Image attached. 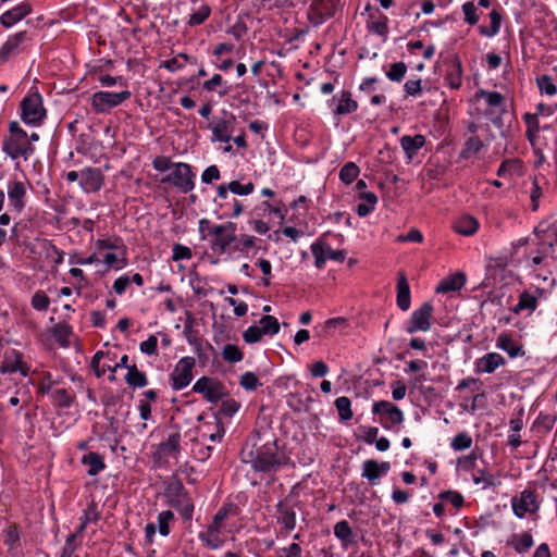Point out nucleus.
I'll return each mask as SVG.
<instances>
[{"label":"nucleus","instance_id":"1","mask_svg":"<svg viewBox=\"0 0 557 557\" xmlns=\"http://www.w3.org/2000/svg\"><path fill=\"white\" fill-rule=\"evenodd\" d=\"M240 455L243 462L262 473H275L289 462V457L277 446V438L270 428L255 429Z\"/></svg>","mask_w":557,"mask_h":557},{"label":"nucleus","instance_id":"2","mask_svg":"<svg viewBox=\"0 0 557 557\" xmlns=\"http://www.w3.org/2000/svg\"><path fill=\"white\" fill-rule=\"evenodd\" d=\"M10 135L3 139L2 150L13 160L24 158L27 160L34 153V147L28 140L27 133L17 122L9 125Z\"/></svg>","mask_w":557,"mask_h":557},{"label":"nucleus","instance_id":"3","mask_svg":"<svg viewBox=\"0 0 557 557\" xmlns=\"http://www.w3.org/2000/svg\"><path fill=\"white\" fill-rule=\"evenodd\" d=\"M166 504L174 508L185 521L193 519L195 506L191 497L181 481L169 483L164 490Z\"/></svg>","mask_w":557,"mask_h":557},{"label":"nucleus","instance_id":"4","mask_svg":"<svg viewBox=\"0 0 557 557\" xmlns=\"http://www.w3.org/2000/svg\"><path fill=\"white\" fill-rule=\"evenodd\" d=\"M46 117L42 97L39 92H30L21 101V119L29 125H40Z\"/></svg>","mask_w":557,"mask_h":557},{"label":"nucleus","instance_id":"5","mask_svg":"<svg viewBox=\"0 0 557 557\" xmlns=\"http://www.w3.org/2000/svg\"><path fill=\"white\" fill-rule=\"evenodd\" d=\"M132 97V92L125 88L119 92L114 91H96L90 99V106L95 113L102 114L111 109L119 107Z\"/></svg>","mask_w":557,"mask_h":557},{"label":"nucleus","instance_id":"6","mask_svg":"<svg viewBox=\"0 0 557 557\" xmlns=\"http://www.w3.org/2000/svg\"><path fill=\"white\" fill-rule=\"evenodd\" d=\"M182 435L175 431L168 435V437L159 443L152 451V459L157 467H165L171 458H177L181 454Z\"/></svg>","mask_w":557,"mask_h":557},{"label":"nucleus","instance_id":"7","mask_svg":"<svg viewBox=\"0 0 557 557\" xmlns=\"http://www.w3.org/2000/svg\"><path fill=\"white\" fill-rule=\"evenodd\" d=\"M237 226L233 222L218 224L211 230L210 248L213 252L223 255L236 240Z\"/></svg>","mask_w":557,"mask_h":557},{"label":"nucleus","instance_id":"8","mask_svg":"<svg viewBox=\"0 0 557 557\" xmlns=\"http://www.w3.org/2000/svg\"><path fill=\"white\" fill-rule=\"evenodd\" d=\"M236 116L234 113L222 109L221 115L215 117L210 124L209 128L212 133L211 141L228 143L235 129Z\"/></svg>","mask_w":557,"mask_h":557},{"label":"nucleus","instance_id":"9","mask_svg":"<svg viewBox=\"0 0 557 557\" xmlns=\"http://www.w3.org/2000/svg\"><path fill=\"white\" fill-rule=\"evenodd\" d=\"M195 173L191 166L184 162L173 164L172 172L162 180V183H170L180 191L187 194L195 188Z\"/></svg>","mask_w":557,"mask_h":557},{"label":"nucleus","instance_id":"10","mask_svg":"<svg viewBox=\"0 0 557 557\" xmlns=\"http://www.w3.org/2000/svg\"><path fill=\"white\" fill-rule=\"evenodd\" d=\"M342 5L341 0H314L309 7L308 20L312 26H320L335 16Z\"/></svg>","mask_w":557,"mask_h":557},{"label":"nucleus","instance_id":"11","mask_svg":"<svg viewBox=\"0 0 557 557\" xmlns=\"http://www.w3.org/2000/svg\"><path fill=\"white\" fill-rule=\"evenodd\" d=\"M297 502L293 498L292 494L278 500L275 506L276 522L282 525V529L289 533L295 530L297 524L296 513Z\"/></svg>","mask_w":557,"mask_h":557},{"label":"nucleus","instance_id":"12","mask_svg":"<svg viewBox=\"0 0 557 557\" xmlns=\"http://www.w3.org/2000/svg\"><path fill=\"white\" fill-rule=\"evenodd\" d=\"M433 306L431 302H423L418 309L413 310L410 319L406 323L405 331L408 334L416 332H428L431 330V319Z\"/></svg>","mask_w":557,"mask_h":557},{"label":"nucleus","instance_id":"13","mask_svg":"<svg viewBox=\"0 0 557 557\" xmlns=\"http://www.w3.org/2000/svg\"><path fill=\"white\" fill-rule=\"evenodd\" d=\"M521 240L512 243L510 250L503 251L497 257H491L486 263V269L492 275L505 272L508 268H517L519 265V259L515 258Z\"/></svg>","mask_w":557,"mask_h":557},{"label":"nucleus","instance_id":"14","mask_svg":"<svg viewBox=\"0 0 557 557\" xmlns=\"http://www.w3.org/2000/svg\"><path fill=\"white\" fill-rule=\"evenodd\" d=\"M195 364L194 357L186 356L178 360L171 373V386L174 391H181L189 385L193 380Z\"/></svg>","mask_w":557,"mask_h":557},{"label":"nucleus","instance_id":"15","mask_svg":"<svg viewBox=\"0 0 557 557\" xmlns=\"http://www.w3.org/2000/svg\"><path fill=\"white\" fill-rule=\"evenodd\" d=\"M193 391L195 393L201 394L203 398L209 403H218L226 395L223 383L216 379L208 376L199 377L195 382Z\"/></svg>","mask_w":557,"mask_h":557},{"label":"nucleus","instance_id":"16","mask_svg":"<svg viewBox=\"0 0 557 557\" xmlns=\"http://www.w3.org/2000/svg\"><path fill=\"white\" fill-rule=\"evenodd\" d=\"M372 413L387 416V421H381L385 430H391L392 425H399L404 422L405 416L400 408L387 400L375 401L372 406Z\"/></svg>","mask_w":557,"mask_h":557},{"label":"nucleus","instance_id":"17","mask_svg":"<svg viewBox=\"0 0 557 557\" xmlns=\"http://www.w3.org/2000/svg\"><path fill=\"white\" fill-rule=\"evenodd\" d=\"M26 30H21L10 35L0 48V63H4L12 57H15L25 50L26 44L29 41Z\"/></svg>","mask_w":557,"mask_h":557},{"label":"nucleus","instance_id":"18","mask_svg":"<svg viewBox=\"0 0 557 557\" xmlns=\"http://www.w3.org/2000/svg\"><path fill=\"white\" fill-rule=\"evenodd\" d=\"M30 368L23 360V354L16 349L7 351L0 363V374H13L18 372L22 376L29 374Z\"/></svg>","mask_w":557,"mask_h":557},{"label":"nucleus","instance_id":"19","mask_svg":"<svg viewBox=\"0 0 557 557\" xmlns=\"http://www.w3.org/2000/svg\"><path fill=\"white\" fill-rule=\"evenodd\" d=\"M104 183V175L99 168L88 166L81 171L79 186L87 193L99 191Z\"/></svg>","mask_w":557,"mask_h":557},{"label":"nucleus","instance_id":"20","mask_svg":"<svg viewBox=\"0 0 557 557\" xmlns=\"http://www.w3.org/2000/svg\"><path fill=\"white\" fill-rule=\"evenodd\" d=\"M33 11V8L29 2L22 1L10 10H7L0 15V24L4 28H11L29 15Z\"/></svg>","mask_w":557,"mask_h":557},{"label":"nucleus","instance_id":"21","mask_svg":"<svg viewBox=\"0 0 557 557\" xmlns=\"http://www.w3.org/2000/svg\"><path fill=\"white\" fill-rule=\"evenodd\" d=\"M222 530L223 524L211 521L206 531L199 532L198 539L209 549H220L224 545V540L221 539Z\"/></svg>","mask_w":557,"mask_h":557},{"label":"nucleus","instance_id":"22","mask_svg":"<svg viewBox=\"0 0 557 557\" xmlns=\"http://www.w3.org/2000/svg\"><path fill=\"white\" fill-rule=\"evenodd\" d=\"M391 469L388 461L377 462L374 459H368L362 463L361 476L366 478L371 485L377 484L381 476L387 474Z\"/></svg>","mask_w":557,"mask_h":557},{"label":"nucleus","instance_id":"23","mask_svg":"<svg viewBox=\"0 0 557 557\" xmlns=\"http://www.w3.org/2000/svg\"><path fill=\"white\" fill-rule=\"evenodd\" d=\"M199 430L200 436L211 442H221L225 434L224 425L218 416H213L211 420L206 421Z\"/></svg>","mask_w":557,"mask_h":557},{"label":"nucleus","instance_id":"24","mask_svg":"<svg viewBox=\"0 0 557 557\" xmlns=\"http://www.w3.org/2000/svg\"><path fill=\"white\" fill-rule=\"evenodd\" d=\"M26 196V186L21 181H10L8 183V197L10 205L17 212H22L25 207L24 198Z\"/></svg>","mask_w":557,"mask_h":557},{"label":"nucleus","instance_id":"25","mask_svg":"<svg viewBox=\"0 0 557 557\" xmlns=\"http://www.w3.org/2000/svg\"><path fill=\"white\" fill-rule=\"evenodd\" d=\"M255 190V184L247 182L242 184L239 181H231L227 184H221L216 187L218 198H226L227 193L238 196H248Z\"/></svg>","mask_w":557,"mask_h":557},{"label":"nucleus","instance_id":"26","mask_svg":"<svg viewBox=\"0 0 557 557\" xmlns=\"http://www.w3.org/2000/svg\"><path fill=\"white\" fill-rule=\"evenodd\" d=\"M425 143V136L422 134H417L414 136L404 135L399 139L400 147L409 161L418 154V151L424 147Z\"/></svg>","mask_w":557,"mask_h":557},{"label":"nucleus","instance_id":"27","mask_svg":"<svg viewBox=\"0 0 557 557\" xmlns=\"http://www.w3.org/2000/svg\"><path fill=\"white\" fill-rule=\"evenodd\" d=\"M333 101H337L333 110L335 115H347L358 110V102L352 99L350 91H342L339 96L333 97Z\"/></svg>","mask_w":557,"mask_h":557},{"label":"nucleus","instance_id":"28","mask_svg":"<svg viewBox=\"0 0 557 557\" xmlns=\"http://www.w3.org/2000/svg\"><path fill=\"white\" fill-rule=\"evenodd\" d=\"M479 226V221L470 214H463L457 218L453 224L454 231L462 236H472L478 232Z\"/></svg>","mask_w":557,"mask_h":557},{"label":"nucleus","instance_id":"29","mask_svg":"<svg viewBox=\"0 0 557 557\" xmlns=\"http://www.w3.org/2000/svg\"><path fill=\"white\" fill-rule=\"evenodd\" d=\"M81 463L87 467V474L96 476L106 469L103 457L95 451H89L82 456Z\"/></svg>","mask_w":557,"mask_h":557},{"label":"nucleus","instance_id":"30","mask_svg":"<svg viewBox=\"0 0 557 557\" xmlns=\"http://www.w3.org/2000/svg\"><path fill=\"white\" fill-rule=\"evenodd\" d=\"M396 304L401 311H407L410 308L411 296L410 287L407 277L404 273L399 274L397 281V296Z\"/></svg>","mask_w":557,"mask_h":557},{"label":"nucleus","instance_id":"31","mask_svg":"<svg viewBox=\"0 0 557 557\" xmlns=\"http://www.w3.org/2000/svg\"><path fill=\"white\" fill-rule=\"evenodd\" d=\"M466 284V275L461 272H457L453 275H449L443 278L437 287L435 288L436 293L446 294L449 292L460 290Z\"/></svg>","mask_w":557,"mask_h":557},{"label":"nucleus","instance_id":"32","mask_svg":"<svg viewBox=\"0 0 557 557\" xmlns=\"http://www.w3.org/2000/svg\"><path fill=\"white\" fill-rule=\"evenodd\" d=\"M201 88L207 92H216L220 98L227 96L231 90V86L221 74H213L210 79L202 83Z\"/></svg>","mask_w":557,"mask_h":557},{"label":"nucleus","instance_id":"33","mask_svg":"<svg viewBox=\"0 0 557 557\" xmlns=\"http://www.w3.org/2000/svg\"><path fill=\"white\" fill-rule=\"evenodd\" d=\"M214 202L230 218H237L244 211L243 203L234 197L231 198L228 194L226 198L216 197Z\"/></svg>","mask_w":557,"mask_h":557},{"label":"nucleus","instance_id":"34","mask_svg":"<svg viewBox=\"0 0 557 557\" xmlns=\"http://www.w3.org/2000/svg\"><path fill=\"white\" fill-rule=\"evenodd\" d=\"M504 363V358L497 352H488L476 361V370L479 372L492 373L500 364Z\"/></svg>","mask_w":557,"mask_h":557},{"label":"nucleus","instance_id":"35","mask_svg":"<svg viewBox=\"0 0 557 557\" xmlns=\"http://www.w3.org/2000/svg\"><path fill=\"white\" fill-rule=\"evenodd\" d=\"M359 199L362 201L357 205L356 213L360 218H364L369 215L372 211H374L375 206L379 201L377 196L372 191H362L359 194Z\"/></svg>","mask_w":557,"mask_h":557},{"label":"nucleus","instance_id":"36","mask_svg":"<svg viewBox=\"0 0 557 557\" xmlns=\"http://www.w3.org/2000/svg\"><path fill=\"white\" fill-rule=\"evenodd\" d=\"M445 82L451 89H459L461 87L462 66L459 60H455L448 65Z\"/></svg>","mask_w":557,"mask_h":557},{"label":"nucleus","instance_id":"37","mask_svg":"<svg viewBox=\"0 0 557 557\" xmlns=\"http://www.w3.org/2000/svg\"><path fill=\"white\" fill-rule=\"evenodd\" d=\"M125 382L133 388H143L148 385V379L145 372L139 371L136 364L127 368Z\"/></svg>","mask_w":557,"mask_h":557},{"label":"nucleus","instance_id":"38","mask_svg":"<svg viewBox=\"0 0 557 557\" xmlns=\"http://www.w3.org/2000/svg\"><path fill=\"white\" fill-rule=\"evenodd\" d=\"M546 295L547 288L545 286H535L534 293L524 290V310L534 311L537 307L539 299H545Z\"/></svg>","mask_w":557,"mask_h":557},{"label":"nucleus","instance_id":"39","mask_svg":"<svg viewBox=\"0 0 557 557\" xmlns=\"http://www.w3.org/2000/svg\"><path fill=\"white\" fill-rule=\"evenodd\" d=\"M496 346L506 351L511 358L519 356L521 347L512 339L509 334L502 333L496 341Z\"/></svg>","mask_w":557,"mask_h":557},{"label":"nucleus","instance_id":"40","mask_svg":"<svg viewBox=\"0 0 557 557\" xmlns=\"http://www.w3.org/2000/svg\"><path fill=\"white\" fill-rule=\"evenodd\" d=\"M97 250H121L122 255H126V246L121 237L99 238L95 242Z\"/></svg>","mask_w":557,"mask_h":557},{"label":"nucleus","instance_id":"41","mask_svg":"<svg viewBox=\"0 0 557 557\" xmlns=\"http://www.w3.org/2000/svg\"><path fill=\"white\" fill-rule=\"evenodd\" d=\"M534 233L539 239L542 240L543 245L548 247L553 246V237L557 234V227L550 228V224L547 222L540 223L535 228Z\"/></svg>","mask_w":557,"mask_h":557},{"label":"nucleus","instance_id":"42","mask_svg":"<svg viewBox=\"0 0 557 557\" xmlns=\"http://www.w3.org/2000/svg\"><path fill=\"white\" fill-rule=\"evenodd\" d=\"M239 512V509L237 507L236 504L232 503V502H228V503H224L220 508L219 510L214 513L213 518H212V521L216 522V523H220V524H223V522L228 518V517H234V516H237Z\"/></svg>","mask_w":557,"mask_h":557},{"label":"nucleus","instance_id":"43","mask_svg":"<svg viewBox=\"0 0 557 557\" xmlns=\"http://www.w3.org/2000/svg\"><path fill=\"white\" fill-rule=\"evenodd\" d=\"M51 396H52V399L55 403V405L58 407L64 408V409L70 408L75 400V395L70 393L65 388L54 389L51 393Z\"/></svg>","mask_w":557,"mask_h":557},{"label":"nucleus","instance_id":"44","mask_svg":"<svg viewBox=\"0 0 557 557\" xmlns=\"http://www.w3.org/2000/svg\"><path fill=\"white\" fill-rule=\"evenodd\" d=\"M211 14V8L207 3H202L195 12L189 15L187 24L190 27L203 24Z\"/></svg>","mask_w":557,"mask_h":557},{"label":"nucleus","instance_id":"45","mask_svg":"<svg viewBox=\"0 0 557 557\" xmlns=\"http://www.w3.org/2000/svg\"><path fill=\"white\" fill-rule=\"evenodd\" d=\"M334 405L341 421H348L352 418L351 400L347 396L336 398Z\"/></svg>","mask_w":557,"mask_h":557},{"label":"nucleus","instance_id":"46","mask_svg":"<svg viewBox=\"0 0 557 557\" xmlns=\"http://www.w3.org/2000/svg\"><path fill=\"white\" fill-rule=\"evenodd\" d=\"M478 98H483L486 103L494 109L495 111L502 110L503 103H504V97L498 91H486L483 89H480L476 92Z\"/></svg>","mask_w":557,"mask_h":557},{"label":"nucleus","instance_id":"47","mask_svg":"<svg viewBox=\"0 0 557 557\" xmlns=\"http://www.w3.org/2000/svg\"><path fill=\"white\" fill-rule=\"evenodd\" d=\"M360 169L355 162H347L339 170L338 177L339 180L346 184H351L359 175Z\"/></svg>","mask_w":557,"mask_h":557},{"label":"nucleus","instance_id":"48","mask_svg":"<svg viewBox=\"0 0 557 557\" xmlns=\"http://www.w3.org/2000/svg\"><path fill=\"white\" fill-rule=\"evenodd\" d=\"M334 535L344 544H350L352 537V530L348 521L341 520L334 525Z\"/></svg>","mask_w":557,"mask_h":557},{"label":"nucleus","instance_id":"49","mask_svg":"<svg viewBox=\"0 0 557 557\" xmlns=\"http://www.w3.org/2000/svg\"><path fill=\"white\" fill-rule=\"evenodd\" d=\"M368 29L372 34L386 38L388 35V17L380 13L377 20L368 24Z\"/></svg>","mask_w":557,"mask_h":557},{"label":"nucleus","instance_id":"50","mask_svg":"<svg viewBox=\"0 0 557 557\" xmlns=\"http://www.w3.org/2000/svg\"><path fill=\"white\" fill-rule=\"evenodd\" d=\"M259 326L264 335L273 336L280 332L278 320L270 314H265L260 319Z\"/></svg>","mask_w":557,"mask_h":557},{"label":"nucleus","instance_id":"51","mask_svg":"<svg viewBox=\"0 0 557 557\" xmlns=\"http://www.w3.org/2000/svg\"><path fill=\"white\" fill-rule=\"evenodd\" d=\"M490 26L486 27V26H480V33L486 37H492V36H495L498 32H499V28H500V23H502V16L500 14L496 11V10H493L491 13H490Z\"/></svg>","mask_w":557,"mask_h":557},{"label":"nucleus","instance_id":"52","mask_svg":"<svg viewBox=\"0 0 557 557\" xmlns=\"http://www.w3.org/2000/svg\"><path fill=\"white\" fill-rule=\"evenodd\" d=\"M58 381H54L51 372L42 371L39 373V382L37 384V394L47 395L51 393L52 387L58 384Z\"/></svg>","mask_w":557,"mask_h":557},{"label":"nucleus","instance_id":"53","mask_svg":"<svg viewBox=\"0 0 557 557\" xmlns=\"http://www.w3.org/2000/svg\"><path fill=\"white\" fill-rule=\"evenodd\" d=\"M521 428L522 420H520L519 418L510 420V430L512 433L508 436L507 444L513 449L518 448L522 443L521 435L519 433Z\"/></svg>","mask_w":557,"mask_h":557},{"label":"nucleus","instance_id":"54","mask_svg":"<svg viewBox=\"0 0 557 557\" xmlns=\"http://www.w3.org/2000/svg\"><path fill=\"white\" fill-rule=\"evenodd\" d=\"M536 86L541 95L554 96L557 94V86L548 75L536 77Z\"/></svg>","mask_w":557,"mask_h":557},{"label":"nucleus","instance_id":"55","mask_svg":"<svg viewBox=\"0 0 557 557\" xmlns=\"http://www.w3.org/2000/svg\"><path fill=\"white\" fill-rule=\"evenodd\" d=\"M239 408L240 404L237 400L233 398H227L222 401L215 416H218L220 420L221 417L231 418L239 410Z\"/></svg>","mask_w":557,"mask_h":557},{"label":"nucleus","instance_id":"56","mask_svg":"<svg viewBox=\"0 0 557 557\" xmlns=\"http://www.w3.org/2000/svg\"><path fill=\"white\" fill-rule=\"evenodd\" d=\"M483 147L482 140L478 136L470 137L466 144L465 148L460 152V157L463 159L471 158L476 154Z\"/></svg>","mask_w":557,"mask_h":557},{"label":"nucleus","instance_id":"57","mask_svg":"<svg viewBox=\"0 0 557 557\" xmlns=\"http://www.w3.org/2000/svg\"><path fill=\"white\" fill-rule=\"evenodd\" d=\"M174 519V513L171 510H163L158 515V531L160 535L168 536L170 534V523Z\"/></svg>","mask_w":557,"mask_h":557},{"label":"nucleus","instance_id":"58","mask_svg":"<svg viewBox=\"0 0 557 557\" xmlns=\"http://www.w3.org/2000/svg\"><path fill=\"white\" fill-rule=\"evenodd\" d=\"M222 357L226 362L236 363L243 360L244 354L238 346L226 344L222 350Z\"/></svg>","mask_w":557,"mask_h":557},{"label":"nucleus","instance_id":"59","mask_svg":"<svg viewBox=\"0 0 557 557\" xmlns=\"http://www.w3.org/2000/svg\"><path fill=\"white\" fill-rule=\"evenodd\" d=\"M407 73V65L405 62H395L391 64L389 70L386 71V77L392 82L400 83Z\"/></svg>","mask_w":557,"mask_h":557},{"label":"nucleus","instance_id":"60","mask_svg":"<svg viewBox=\"0 0 557 557\" xmlns=\"http://www.w3.org/2000/svg\"><path fill=\"white\" fill-rule=\"evenodd\" d=\"M103 263L107 264L109 268L121 270L127 265V258L126 255H122V257H119L117 253L114 252H108L103 256Z\"/></svg>","mask_w":557,"mask_h":557},{"label":"nucleus","instance_id":"61","mask_svg":"<svg viewBox=\"0 0 557 557\" xmlns=\"http://www.w3.org/2000/svg\"><path fill=\"white\" fill-rule=\"evenodd\" d=\"M438 498L444 502H449L456 509L461 508L465 504L462 494L456 491L441 492Z\"/></svg>","mask_w":557,"mask_h":557},{"label":"nucleus","instance_id":"62","mask_svg":"<svg viewBox=\"0 0 557 557\" xmlns=\"http://www.w3.org/2000/svg\"><path fill=\"white\" fill-rule=\"evenodd\" d=\"M471 445L472 437L466 432L458 433L450 443V447L456 451L468 449Z\"/></svg>","mask_w":557,"mask_h":557},{"label":"nucleus","instance_id":"63","mask_svg":"<svg viewBox=\"0 0 557 557\" xmlns=\"http://www.w3.org/2000/svg\"><path fill=\"white\" fill-rule=\"evenodd\" d=\"M240 386L249 392L256 391L258 386L261 385L259 377L256 375V373L247 371L244 374H242L239 379Z\"/></svg>","mask_w":557,"mask_h":557},{"label":"nucleus","instance_id":"64","mask_svg":"<svg viewBox=\"0 0 557 557\" xmlns=\"http://www.w3.org/2000/svg\"><path fill=\"white\" fill-rule=\"evenodd\" d=\"M50 298L45 292L38 290L32 297V306L37 311H46L49 308Z\"/></svg>","mask_w":557,"mask_h":557}]
</instances>
